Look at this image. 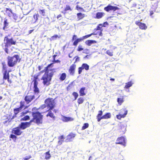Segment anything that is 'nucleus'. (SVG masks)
Returning <instances> with one entry per match:
<instances>
[{
    "label": "nucleus",
    "mask_w": 160,
    "mask_h": 160,
    "mask_svg": "<svg viewBox=\"0 0 160 160\" xmlns=\"http://www.w3.org/2000/svg\"><path fill=\"white\" fill-rule=\"evenodd\" d=\"M53 63L48 64L46 67L44 69L40 71V73L45 72L41 78V80H42V83L43 85L46 86H48L51 84V82L52 77L54 75V71L53 69L49 70L48 68L50 67Z\"/></svg>",
    "instance_id": "f257e3e1"
},
{
    "label": "nucleus",
    "mask_w": 160,
    "mask_h": 160,
    "mask_svg": "<svg viewBox=\"0 0 160 160\" xmlns=\"http://www.w3.org/2000/svg\"><path fill=\"white\" fill-rule=\"evenodd\" d=\"M32 118L30 121L32 123L33 122L38 125L41 124L43 122V115L39 111L32 112Z\"/></svg>",
    "instance_id": "f03ea898"
},
{
    "label": "nucleus",
    "mask_w": 160,
    "mask_h": 160,
    "mask_svg": "<svg viewBox=\"0 0 160 160\" xmlns=\"http://www.w3.org/2000/svg\"><path fill=\"white\" fill-rule=\"evenodd\" d=\"M20 60V56L18 54L15 55L13 56H8L7 57L8 66L10 67H14Z\"/></svg>",
    "instance_id": "7ed1b4c3"
},
{
    "label": "nucleus",
    "mask_w": 160,
    "mask_h": 160,
    "mask_svg": "<svg viewBox=\"0 0 160 160\" xmlns=\"http://www.w3.org/2000/svg\"><path fill=\"white\" fill-rule=\"evenodd\" d=\"M4 42L5 48L4 50L7 54L8 53V47L11 46L12 45H15L16 44V41L14 40L12 38H9L8 36H6L4 38Z\"/></svg>",
    "instance_id": "20e7f679"
},
{
    "label": "nucleus",
    "mask_w": 160,
    "mask_h": 160,
    "mask_svg": "<svg viewBox=\"0 0 160 160\" xmlns=\"http://www.w3.org/2000/svg\"><path fill=\"white\" fill-rule=\"evenodd\" d=\"M96 35V34L94 32H92L90 34L83 36L82 37L79 38H77V35L75 34L73 35L71 40L72 41H73L72 45L75 47H76L79 42L82 41L84 39L89 37L92 35Z\"/></svg>",
    "instance_id": "39448f33"
},
{
    "label": "nucleus",
    "mask_w": 160,
    "mask_h": 160,
    "mask_svg": "<svg viewBox=\"0 0 160 160\" xmlns=\"http://www.w3.org/2000/svg\"><path fill=\"white\" fill-rule=\"evenodd\" d=\"M2 71H3V72L2 80L3 81L7 80L9 83L11 84L12 82V81L10 78V75L9 74V72H11V71H7V67L5 62H2Z\"/></svg>",
    "instance_id": "423d86ee"
},
{
    "label": "nucleus",
    "mask_w": 160,
    "mask_h": 160,
    "mask_svg": "<svg viewBox=\"0 0 160 160\" xmlns=\"http://www.w3.org/2000/svg\"><path fill=\"white\" fill-rule=\"evenodd\" d=\"M11 132L12 134L10 135L9 138L13 139L14 141H15L17 138V136L21 135L23 132L21 131V129L18 126L13 128L12 129Z\"/></svg>",
    "instance_id": "0eeeda50"
},
{
    "label": "nucleus",
    "mask_w": 160,
    "mask_h": 160,
    "mask_svg": "<svg viewBox=\"0 0 160 160\" xmlns=\"http://www.w3.org/2000/svg\"><path fill=\"white\" fill-rule=\"evenodd\" d=\"M45 104L43 108L47 107L48 109H52L55 107V103L54 99L52 98H48L44 101Z\"/></svg>",
    "instance_id": "6e6552de"
},
{
    "label": "nucleus",
    "mask_w": 160,
    "mask_h": 160,
    "mask_svg": "<svg viewBox=\"0 0 160 160\" xmlns=\"http://www.w3.org/2000/svg\"><path fill=\"white\" fill-rule=\"evenodd\" d=\"M42 73H40V72L38 74L34 75L33 76V79L32 81V82H33V92L35 93L38 94L39 92V89L38 87V77L39 75Z\"/></svg>",
    "instance_id": "1a4fd4ad"
},
{
    "label": "nucleus",
    "mask_w": 160,
    "mask_h": 160,
    "mask_svg": "<svg viewBox=\"0 0 160 160\" xmlns=\"http://www.w3.org/2000/svg\"><path fill=\"white\" fill-rule=\"evenodd\" d=\"M20 106L19 108H14L13 110L14 112V116L11 118V119H12L14 117H16V115L22 110V108H24V109L27 108L29 107V106H25V102L24 101H22L20 102Z\"/></svg>",
    "instance_id": "9d476101"
},
{
    "label": "nucleus",
    "mask_w": 160,
    "mask_h": 160,
    "mask_svg": "<svg viewBox=\"0 0 160 160\" xmlns=\"http://www.w3.org/2000/svg\"><path fill=\"white\" fill-rule=\"evenodd\" d=\"M103 112L102 110L98 111V113L97 116V121L100 122L102 119H108L110 118L111 117V114L110 112H108L102 116Z\"/></svg>",
    "instance_id": "9b49d317"
},
{
    "label": "nucleus",
    "mask_w": 160,
    "mask_h": 160,
    "mask_svg": "<svg viewBox=\"0 0 160 160\" xmlns=\"http://www.w3.org/2000/svg\"><path fill=\"white\" fill-rule=\"evenodd\" d=\"M151 9L154 12H158L160 11V1H153L152 2Z\"/></svg>",
    "instance_id": "f8f14e48"
},
{
    "label": "nucleus",
    "mask_w": 160,
    "mask_h": 160,
    "mask_svg": "<svg viewBox=\"0 0 160 160\" xmlns=\"http://www.w3.org/2000/svg\"><path fill=\"white\" fill-rule=\"evenodd\" d=\"M120 113L121 114L119 113L116 115L117 118L119 120L126 117L128 113V111L125 108H122L121 110Z\"/></svg>",
    "instance_id": "ddd939ff"
},
{
    "label": "nucleus",
    "mask_w": 160,
    "mask_h": 160,
    "mask_svg": "<svg viewBox=\"0 0 160 160\" xmlns=\"http://www.w3.org/2000/svg\"><path fill=\"white\" fill-rule=\"evenodd\" d=\"M31 123L30 121L28 122H22L19 124L18 126L21 129L24 130L27 128L30 127L31 125Z\"/></svg>",
    "instance_id": "4468645a"
},
{
    "label": "nucleus",
    "mask_w": 160,
    "mask_h": 160,
    "mask_svg": "<svg viewBox=\"0 0 160 160\" xmlns=\"http://www.w3.org/2000/svg\"><path fill=\"white\" fill-rule=\"evenodd\" d=\"M35 98L34 95L27 94L25 97L24 100L27 104H28L31 102Z\"/></svg>",
    "instance_id": "2eb2a0df"
},
{
    "label": "nucleus",
    "mask_w": 160,
    "mask_h": 160,
    "mask_svg": "<svg viewBox=\"0 0 160 160\" xmlns=\"http://www.w3.org/2000/svg\"><path fill=\"white\" fill-rule=\"evenodd\" d=\"M104 10L107 12H109V11L112 10L113 11H115L116 10L119 9V8L117 7L112 6L108 5L107 7L104 8Z\"/></svg>",
    "instance_id": "dca6fc26"
},
{
    "label": "nucleus",
    "mask_w": 160,
    "mask_h": 160,
    "mask_svg": "<svg viewBox=\"0 0 160 160\" xmlns=\"http://www.w3.org/2000/svg\"><path fill=\"white\" fill-rule=\"evenodd\" d=\"M9 11L12 14L13 18L15 22H18L20 21V19H22V18H21L20 19L18 18V16L16 13H13L11 9L8 8H6V11Z\"/></svg>",
    "instance_id": "f3484780"
},
{
    "label": "nucleus",
    "mask_w": 160,
    "mask_h": 160,
    "mask_svg": "<svg viewBox=\"0 0 160 160\" xmlns=\"http://www.w3.org/2000/svg\"><path fill=\"white\" fill-rule=\"evenodd\" d=\"M115 143L116 144H119L125 146L126 142L124 138L122 136L118 138Z\"/></svg>",
    "instance_id": "a211bd4d"
},
{
    "label": "nucleus",
    "mask_w": 160,
    "mask_h": 160,
    "mask_svg": "<svg viewBox=\"0 0 160 160\" xmlns=\"http://www.w3.org/2000/svg\"><path fill=\"white\" fill-rule=\"evenodd\" d=\"M76 67V65L74 64H73L70 66L69 68L68 69V72L69 74L73 76L74 75L75 73Z\"/></svg>",
    "instance_id": "6ab92c4d"
},
{
    "label": "nucleus",
    "mask_w": 160,
    "mask_h": 160,
    "mask_svg": "<svg viewBox=\"0 0 160 160\" xmlns=\"http://www.w3.org/2000/svg\"><path fill=\"white\" fill-rule=\"evenodd\" d=\"M76 136V134L72 132L70 133L67 136V138L65 140V142H68L72 141V139L75 137Z\"/></svg>",
    "instance_id": "aec40b11"
},
{
    "label": "nucleus",
    "mask_w": 160,
    "mask_h": 160,
    "mask_svg": "<svg viewBox=\"0 0 160 160\" xmlns=\"http://www.w3.org/2000/svg\"><path fill=\"white\" fill-rule=\"evenodd\" d=\"M135 23L141 29L145 30L147 28V26L146 24L144 23L141 22L139 21H136Z\"/></svg>",
    "instance_id": "412c9836"
},
{
    "label": "nucleus",
    "mask_w": 160,
    "mask_h": 160,
    "mask_svg": "<svg viewBox=\"0 0 160 160\" xmlns=\"http://www.w3.org/2000/svg\"><path fill=\"white\" fill-rule=\"evenodd\" d=\"M52 110V109H48L47 111V112H48V113L46 115V116L47 117H49L53 119H55L56 117L53 113L51 111Z\"/></svg>",
    "instance_id": "4be33fe9"
},
{
    "label": "nucleus",
    "mask_w": 160,
    "mask_h": 160,
    "mask_svg": "<svg viewBox=\"0 0 160 160\" xmlns=\"http://www.w3.org/2000/svg\"><path fill=\"white\" fill-rule=\"evenodd\" d=\"M104 15L105 13L103 12H97L96 14L95 18L98 19L101 18L104 16Z\"/></svg>",
    "instance_id": "5701e85b"
},
{
    "label": "nucleus",
    "mask_w": 160,
    "mask_h": 160,
    "mask_svg": "<svg viewBox=\"0 0 160 160\" xmlns=\"http://www.w3.org/2000/svg\"><path fill=\"white\" fill-rule=\"evenodd\" d=\"M62 120L64 122H68L69 121H73L74 120V119L71 117H66V116H63Z\"/></svg>",
    "instance_id": "b1692460"
},
{
    "label": "nucleus",
    "mask_w": 160,
    "mask_h": 160,
    "mask_svg": "<svg viewBox=\"0 0 160 160\" xmlns=\"http://www.w3.org/2000/svg\"><path fill=\"white\" fill-rule=\"evenodd\" d=\"M97 43V41L94 40H87L85 41V44L88 46H90L92 44L96 43Z\"/></svg>",
    "instance_id": "393cba45"
},
{
    "label": "nucleus",
    "mask_w": 160,
    "mask_h": 160,
    "mask_svg": "<svg viewBox=\"0 0 160 160\" xmlns=\"http://www.w3.org/2000/svg\"><path fill=\"white\" fill-rule=\"evenodd\" d=\"M85 88L84 87H82L80 89L79 91L80 96H83L86 95V93L85 92Z\"/></svg>",
    "instance_id": "a878e982"
},
{
    "label": "nucleus",
    "mask_w": 160,
    "mask_h": 160,
    "mask_svg": "<svg viewBox=\"0 0 160 160\" xmlns=\"http://www.w3.org/2000/svg\"><path fill=\"white\" fill-rule=\"evenodd\" d=\"M124 101V100L123 96H121L120 98H117V102L118 104L120 105L122 104Z\"/></svg>",
    "instance_id": "bb28decb"
},
{
    "label": "nucleus",
    "mask_w": 160,
    "mask_h": 160,
    "mask_svg": "<svg viewBox=\"0 0 160 160\" xmlns=\"http://www.w3.org/2000/svg\"><path fill=\"white\" fill-rule=\"evenodd\" d=\"M38 17L39 15L38 13H37V14H34L33 15V18L34 19L32 20V23H34L36 22L38 20Z\"/></svg>",
    "instance_id": "cd10ccee"
},
{
    "label": "nucleus",
    "mask_w": 160,
    "mask_h": 160,
    "mask_svg": "<svg viewBox=\"0 0 160 160\" xmlns=\"http://www.w3.org/2000/svg\"><path fill=\"white\" fill-rule=\"evenodd\" d=\"M67 75L65 73H63L61 74L59 77V79L61 81H63L66 79Z\"/></svg>",
    "instance_id": "c85d7f7f"
},
{
    "label": "nucleus",
    "mask_w": 160,
    "mask_h": 160,
    "mask_svg": "<svg viewBox=\"0 0 160 160\" xmlns=\"http://www.w3.org/2000/svg\"><path fill=\"white\" fill-rule=\"evenodd\" d=\"M50 151H48L45 152V159L46 160H48L50 159L51 157V155L50 153Z\"/></svg>",
    "instance_id": "c756f323"
},
{
    "label": "nucleus",
    "mask_w": 160,
    "mask_h": 160,
    "mask_svg": "<svg viewBox=\"0 0 160 160\" xmlns=\"http://www.w3.org/2000/svg\"><path fill=\"white\" fill-rule=\"evenodd\" d=\"M8 20L6 18L5 19L4 22V26L3 27V30H5V28H6L8 25Z\"/></svg>",
    "instance_id": "7c9ffc66"
},
{
    "label": "nucleus",
    "mask_w": 160,
    "mask_h": 160,
    "mask_svg": "<svg viewBox=\"0 0 160 160\" xmlns=\"http://www.w3.org/2000/svg\"><path fill=\"white\" fill-rule=\"evenodd\" d=\"M132 85V83L131 81L127 83H126L124 87V88L126 89H128L131 87Z\"/></svg>",
    "instance_id": "2f4dec72"
},
{
    "label": "nucleus",
    "mask_w": 160,
    "mask_h": 160,
    "mask_svg": "<svg viewBox=\"0 0 160 160\" xmlns=\"http://www.w3.org/2000/svg\"><path fill=\"white\" fill-rule=\"evenodd\" d=\"M77 16L79 19H81L85 17V15L84 14H82L80 12L78 13L77 14Z\"/></svg>",
    "instance_id": "473e14b6"
},
{
    "label": "nucleus",
    "mask_w": 160,
    "mask_h": 160,
    "mask_svg": "<svg viewBox=\"0 0 160 160\" xmlns=\"http://www.w3.org/2000/svg\"><path fill=\"white\" fill-rule=\"evenodd\" d=\"M82 66L83 69H85L86 70H88L89 69V66L86 63H83Z\"/></svg>",
    "instance_id": "72a5a7b5"
},
{
    "label": "nucleus",
    "mask_w": 160,
    "mask_h": 160,
    "mask_svg": "<svg viewBox=\"0 0 160 160\" xmlns=\"http://www.w3.org/2000/svg\"><path fill=\"white\" fill-rule=\"evenodd\" d=\"M30 119V117L28 115H26L24 116L22 118L20 119L21 121H27Z\"/></svg>",
    "instance_id": "f704fd0d"
},
{
    "label": "nucleus",
    "mask_w": 160,
    "mask_h": 160,
    "mask_svg": "<svg viewBox=\"0 0 160 160\" xmlns=\"http://www.w3.org/2000/svg\"><path fill=\"white\" fill-rule=\"evenodd\" d=\"M84 101L83 98L82 97L79 98L78 99V104H82Z\"/></svg>",
    "instance_id": "c9c22d12"
},
{
    "label": "nucleus",
    "mask_w": 160,
    "mask_h": 160,
    "mask_svg": "<svg viewBox=\"0 0 160 160\" xmlns=\"http://www.w3.org/2000/svg\"><path fill=\"white\" fill-rule=\"evenodd\" d=\"M89 124L88 123H86L83 124V126L82 128V130H84L87 128H88L89 127Z\"/></svg>",
    "instance_id": "e433bc0d"
},
{
    "label": "nucleus",
    "mask_w": 160,
    "mask_h": 160,
    "mask_svg": "<svg viewBox=\"0 0 160 160\" xmlns=\"http://www.w3.org/2000/svg\"><path fill=\"white\" fill-rule=\"evenodd\" d=\"M106 53L108 55L112 56H113V51L112 50H108L106 52Z\"/></svg>",
    "instance_id": "4c0bfd02"
},
{
    "label": "nucleus",
    "mask_w": 160,
    "mask_h": 160,
    "mask_svg": "<svg viewBox=\"0 0 160 160\" xmlns=\"http://www.w3.org/2000/svg\"><path fill=\"white\" fill-rule=\"evenodd\" d=\"M68 10H70V11H71L72 10V9L71 8V7L69 6L66 5L64 10V11L65 12H66Z\"/></svg>",
    "instance_id": "58836bf2"
},
{
    "label": "nucleus",
    "mask_w": 160,
    "mask_h": 160,
    "mask_svg": "<svg viewBox=\"0 0 160 160\" xmlns=\"http://www.w3.org/2000/svg\"><path fill=\"white\" fill-rule=\"evenodd\" d=\"M76 9L78 10H81V11L85 12V11L83 8L79 7L78 5H77L76 6Z\"/></svg>",
    "instance_id": "ea45409f"
},
{
    "label": "nucleus",
    "mask_w": 160,
    "mask_h": 160,
    "mask_svg": "<svg viewBox=\"0 0 160 160\" xmlns=\"http://www.w3.org/2000/svg\"><path fill=\"white\" fill-rule=\"evenodd\" d=\"M102 24H99V25L97 26L96 28L97 30H101V33H102L101 32L102 31V30H101L102 28Z\"/></svg>",
    "instance_id": "a19ab883"
},
{
    "label": "nucleus",
    "mask_w": 160,
    "mask_h": 160,
    "mask_svg": "<svg viewBox=\"0 0 160 160\" xmlns=\"http://www.w3.org/2000/svg\"><path fill=\"white\" fill-rule=\"evenodd\" d=\"M72 94L74 97V99L76 100L78 96V93L77 92H73Z\"/></svg>",
    "instance_id": "79ce46f5"
},
{
    "label": "nucleus",
    "mask_w": 160,
    "mask_h": 160,
    "mask_svg": "<svg viewBox=\"0 0 160 160\" xmlns=\"http://www.w3.org/2000/svg\"><path fill=\"white\" fill-rule=\"evenodd\" d=\"M39 12L42 16H45V10L44 9H40L39 10Z\"/></svg>",
    "instance_id": "37998d69"
},
{
    "label": "nucleus",
    "mask_w": 160,
    "mask_h": 160,
    "mask_svg": "<svg viewBox=\"0 0 160 160\" xmlns=\"http://www.w3.org/2000/svg\"><path fill=\"white\" fill-rule=\"evenodd\" d=\"M83 50V48H82V46L81 45H79L78 46L77 51L78 52H80Z\"/></svg>",
    "instance_id": "c03bdc74"
},
{
    "label": "nucleus",
    "mask_w": 160,
    "mask_h": 160,
    "mask_svg": "<svg viewBox=\"0 0 160 160\" xmlns=\"http://www.w3.org/2000/svg\"><path fill=\"white\" fill-rule=\"evenodd\" d=\"M76 58V59H75V61L74 62L73 64H75V63L77 62L78 61H79V57L78 56H75L74 58V59Z\"/></svg>",
    "instance_id": "a18cd8bd"
},
{
    "label": "nucleus",
    "mask_w": 160,
    "mask_h": 160,
    "mask_svg": "<svg viewBox=\"0 0 160 160\" xmlns=\"http://www.w3.org/2000/svg\"><path fill=\"white\" fill-rule=\"evenodd\" d=\"M58 37V36L57 35H54L53 36H52L51 38V40H53L55 39H56Z\"/></svg>",
    "instance_id": "49530a36"
},
{
    "label": "nucleus",
    "mask_w": 160,
    "mask_h": 160,
    "mask_svg": "<svg viewBox=\"0 0 160 160\" xmlns=\"http://www.w3.org/2000/svg\"><path fill=\"white\" fill-rule=\"evenodd\" d=\"M56 56H57L56 55H54L52 56V58H53L52 62H53V63H56L57 62H58V61H59L58 60H57V61L55 60V58Z\"/></svg>",
    "instance_id": "de8ad7c7"
},
{
    "label": "nucleus",
    "mask_w": 160,
    "mask_h": 160,
    "mask_svg": "<svg viewBox=\"0 0 160 160\" xmlns=\"http://www.w3.org/2000/svg\"><path fill=\"white\" fill-rule=\"evenodd\" d=\"M78 74H81L82 72V70L83 69L82 66L81 67H79L78 68Z\"/></svg>",
    "instance_id": "09e8293b"
},
{
    "label": "nucleus",
    "mask_w": 160,
    "mask_h": 160,
    "mask_svg": "<svg viewBox=\"0 0 160 160\" xmlns=\"http://www.w3.org/2000/svg\"><path fill=\"white\" fill-rule=\"evenodd\" d=\"M72 88V85L71 84H69L67 87V90H69Z\"/></svg>",
    "instance_id": "8fccbe9b"
},
{
    "label": "nucleus",
    "mask_w": 160,
    "mask_h": 160,
    "mask_svg": "<svg viewBox=\"0 0 160 160\" xmlns=\"http://www.w3.org/2000/svg\"><path fill=\"white\" fill-rule=\"evenodd\" d=\"M32 158V156L31 155L25 158H24L23 160H28Z\"/></svg>",
    "instance_id": "3c124183"
},
{
    "label": "nucleus",
    "mask_w": 160,
    "mask_h": 160,
    "mask_svg": "<svg viewBox=\"0 0 160 160\" xmlns=\"http://www.w3.org/2000/svg\"><path fill=\"white\" fill-rule=\"evenodd\" d=\"M44 66V65L42 64L41 65L38 66V70L39 71H40L42 69Z\"/></svg>",
    "instance_id": "603ef678"
},
{
    "label": "nucleus",
    "mask_w": 160,
    "mask_h": 160,
    "mask_svg": "<svg viewBox=\"0 0 160 160\" xmlns=\"http://www.w3.org/2000/svg\"><path fill=\"white\" fill-rule=\"evenodd\" d=\"M154 12H155L154 11L152 10L150 11V14L149 15L150 16L152 17V15L154 14Z\"/></svg>",
    "instance_id": "864d4df0"
},
{
    "label": "nucleus",
    "mask_w": 160,
    "mask_h": 160,
    "mask_svg": "<svg viewBox=\"0 0 160 160\" xmlns=\"http://www.w3.org/2000/svg\"><path fill=\"white\" fill-rule=\"evenodd\" d=\"M108 25V23L107 22H104L103 23V24H102V27H105L106 26V25Z\"/></svg>",
    "instance_id": "5fc2aeb1"
},
{
    "label": "nucleus",
    "mask_w": 160,
    "mask_h": 160,
    "mask_svg": "<svg viewBox=\"0 0 160 160\" xmlns=\"http://www.w3.org/2000/svg\"><path fill=\"white\" fill-rule=\"evenodd\" d=\"M28 111H26L25 112H22L21 113V116H24L25 114H27V113H28Z\"/></svg>",
    "instance_id": "6e6d98bb"
},
{
    "label": "nucleus",
    "mask_w": 160,
    "mask_h": 160,
    "mask_svg": "<svg viewBox=\"0 0 160 160\" xmlns=\"http://www.w3.org/2000/svg\"><path fill=\"white\" fill-rule=\"evenodd\" d=\"M63 142V140H59L58 141V145H61L62 144V142Z\"/></svg>",
    "instance_id": "4d7b16f0"
},
{
    "label": "nucleus",
    "mask_w": 160,
    "mask_h": 160,
    "mask_svg": "<svg viewBox=\"0 0 160 160\" xmlns=\"http://www.w3.org/2000/svg\"><path fill=\"white\" fill-rule=\"evenodd\" d=\"M64 136L63 135H61V136L59 137L58 138V139L60 140L63 139H64Z\"/></svg>",
    "instance_id": "13d9d810"
},
{
    "label": "nucleus",
    "mask_w": 160,
    "mask_h": 160,
    "mask_svg": "<svg viewBox=\"0 0 160 160\" xmlns=\"http://www.w3.org/2000/svg\"><path fill=\"white\" fill-rule=\"evenodd\" d=\"M62 15L60 14H59L57 16V18L58 19H59V18H61V17H62Z\"/></svg>",
    "instance_id": "bf43d9fd"
},
{
    "label": "nucleus",
    "mask_w": 160,
    "mask_h": 160,
    "mask_svg": "<svg viewBox=\"0 0 160 160\" xmlns=\"http://www.w3.org/2000/svg\"><path fill=\"white\" fill-rule=\"evenodd\" d=\"M11 121V120H10V119H8V120L5 121L4 122V124H5V123H6L8 122V121L9 122H10V121Z\"/></svg>",
    "instance_id": "052dcab7"
},
{
    "label": "nucleus",
    "mask_w": 160,
    "mask_h": 160,
    "mask_svg": "<svg viewBox=\"0 0 160 160\" xmlns=\"http://www.w3.org/2000/svg\"><path fill=\"white\" fill-rule=\"evenodd\" d=\"M33 30H34L33 29L31 30H29V34L31 33L33 31Z\"/></svg>",
    "instance_id": "680f3d73"
},
{
    "label": "nucleus",
    "mask_w": 160,
    "mask_h": 160,
    "mask_svg": "<svg viewBox=\"0 0 160 160\" xmlns=\"http://www.w3.org/2000/svg\"><path fill=\"white\" fill-rule=\"evenodd\" d=\"M61 24L62 25H65L66 23L65 22H61Z\"/></svg>",
    "instance_id": "e2e57ef3"
},
{
    "label": "nucleus",
    "mask_w": 160,
    "mask_h": 160,
    "mask_svg": "<svg viewBox=\"0 0 160 160\" xmlns=\"http://www.w3.org/2000/svg\"><path fill=\"white\" fill-rule=\"evenodd\" d=\"M8 16L9 17H10L11 16V14L10 13H8Z\"/></svg>",
    "instance_id": "0e129e2a"
},
{
    "label": "nucleus",
    "mask_w": 160,
    "mask_h": 160,
    "mask_svg": "<svg viewBox=\"0 0 160 160\" xmlns=\"http://www.w3.org/2000/svg\"><path fill=\"white\" fill-rule=\"evenodd\" d=\"M110 80L111 81H114L115 80V79L113 78H111L110 79Z\"/></svg>",
    "instance_id": "69168bd1"
},
{
    "label": "nucleus",
    "mask_w": 160,
    "mask_h": 160,
    "mask_svg": "<svg viewBox=\"0 0 160 160\" xmlns=\"http://www.w3.org/2000/svg\"><path fill=\"white\" fill-rule=\"evenodd\" d=\"M92 156H90L89 158V160H92Z\"/></svg>",
    "instance_id": "338daca9"
},
{
    "label": "nucleus",
    "mask_w": 160,
    "mask_h": 160,
    "mask_svg": "<svg viewBox=\"0 0 160 160\" xmlns=\"http://www.w3.org/2000/svg\"><path fill=\"white\" fill-rule=\"evenodd\" d=\"M2 98V96H0V100H1Z\"/></svg>",
    "instance_id": "774afa93"
}]
</instances>
